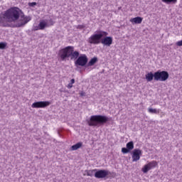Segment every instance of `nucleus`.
Segmentation results:
<instances>
[{
	"label": "nucleus",
	"instance_id": "1",
	"mask_svg": "<svg viewBox=\"0 0 182 182\" xmlns=\"http://www.w3.org/2000/svg\"><path fill=\"white\" fill-rule=\"evenodd\" d=\"M31 17L26 16L19 7L14 6L7 9L0 17V26L1 28H23Z\"/></svg>",
	"mask_w": 182,
	"mask_h": 182
},
{
	"label": "nucleus",
	"instance_id": "2",
	"mask_svg": "<svg viewBox=\"0 0 182 182\" xmlns=\"http://www.w3.org/2000/svg\"><path fill=\"white\" fill-rule=\"evenodd\" d=\"M58 55L61 60H69V58H70V60H75V65L77 68H79V66L87 68V62H89L87 55H86V54L80 55L79 51H75V47L72 46H68L60 50Z\"/></svg>",
	"mask_w": 182,
	"mask_h": 182
},
{
	"label": "nucleus",
	"instance_id": "3",
	"mask_svg": "<svg viewBox=\"0 0 182 182\" xmlns=\"http://www.w3.org/2000/svg\"><path fill=\"white\" fill-rule=\"evenodd\" d=\"M108 32L96 31L95 33L88 38L89 43L99 45L102 43L105 46H110L113 43V37L107 36Z\"/></svg>",
	"mask_w": 182,
	"mask_h": 182
},
{
	"label": "nucleus",
	"instance_id": "4",
	"mask_svg": "<svg viewBox=\"0 0 182 182\" xmlns=\"http://www.w3.org/2000/svg\"><path fill=\"white\" fill-rule=\"evenodd\" d=\"M112 119L106 115H92L86 120L88 126L90 127H100L105 124H109V122H112Z\"/></svg>",
	"mask_w": 182,
	"mask_h": 182
},
{
	"label": "nucleus",
	"instance_id": "5",
	"mask_svg": "<svg viewBox=\"0 0 182 182\" xmlns=\"http://www.w3.org/2000/svg\"><path fill=\"white\" fill-rule=\"evenodd\" d=\"M114 176H116V173L110 172L107 169H97L95 174V178H110V177H114Z\"/></svg>",
	"mask_w": 182,
	"mask_h": 182
},
{
	"label": "nucleus",
	"instance_id": "6",
	"mask_svg": "<svg viewBox=\"0 0 182 182\" xmlns=\"http://www.w3.org/2000/svg\"><path fill=\"white\" fill-rule=\"evenodd\" d=\"M170 77L168 72L159 70L155 72V82H166Z\"/></svg>",
	"mask_w": 182,
	"mask_h": 182
},
{
	"label": "nucleus",
	"instance_id": "7",
	"mask_svg": "<svg viewBox=\"0 0 182 182\" xmlns=\"http://www.w3.org/2000/svg\"><path fill=\"white\" fill-rule=\"evenodd\" d=\"M50 101H38L33 102L31 107L33 109H44L45 107H48V106H50Z\"/></svg>",
	"mask_w": 182,
	"mask_h": 182
},
{
	"label": "nucleus",
	"instance_id": "8",
	"mask_svg": "<svg viewBox=\"0 0 182 182\" xmlns=\"http://www.w3.org/2000/svg\"><path fill=\"white\" fill-rule=\"evenodd\" d=\"M157 164V161H152L147 164H145L141 168V171L144 173V174H147V173H149L151 168H155Z\"/></svg>",
	"mask_w": 182,
	"mask_h": 182
},
{
	"label": "nucleus",
	"instance_id": "9",
	"mask_svg": "<svg viewBox=\"0 0 182 182\" xmlns=\"http://www.w3.org/2000/svg\"><path fill=\"white\" fill-rule=\"evenodd\" d=\"M133 149H134V143L133 141H130L127 144L126 147L122 148V153H123V154H127V153H130Z\"/></svg>",
	"mask_w": 182,
	"mask_h": 182
},
{
	"label": "nucleus",
	"instance_id": "10",
	"mask_svg": "<svg viewBox=\"0 0 182 182\" xmlns=\"http://www.w3.org/2000/svg\"><path fill=\"white\" fill-rule=\"evenodd\" d=\"M142 151L139 149H135L132 151V161H139L141 157Z\"/></svg>",
	"mask_w": 182,
	"mask_h": 182
},
{
	"label": "nucleus",
	"instance_id": "11",
	"mask_svg": "<svg viewBox=\"0 0 182 182\" xmlns=\"http://www.w3.org/2000/svg\"><path fill=\"white\" fill-rule=\"evenodd\" d=\"M145 79H146L147 82H151L153 80H156V72L153 73V72H149L145 75Z\"/></svg>",
	"mask_w": 182,
	"mask_h": 182
},
{
	"label": "nucleus",
	"instance_id": "12",
	"mask_svg": "<svg viewBox=\"0 0 182 182\" xmlns=\"http://www.w3.org/2000/svg\"><path fill=\"white\" fill-rule=\"evenodd\" d=\"M130 22H132V23H133V24L138 25V24L141 23V22H143V18H141L140 16H136V17L131 18Z\"/></svg>",
	"mask_w": 182,
	"mask_h": 182
},
{
	"label": "nucleus",
	"instance_id": "13",
	"mask_svg": "<svg viewBox=\"0 0 182 182\" xmlns=\"http://www.w3.org/2000/svg\"><path fill=\"white\" fill-rule=\"evenodd\" d=\"M82 146H83V143L82 142H77V144L73 145L70 150V151H75V150H79V149H80V147H82Z\"/></svg>",
	"mask_w": 182,
	"mask_h": 182
},
{
	"label": "nucleus",
	"instance_id": "14",
	"mask_svg": "<svg viewBox=\"0 0 182 182\" xmlns=\"http://www.w3.org/2000/svg\"><path fill=\"white\" fill-rule=\"evenodd\" d=\"M38 28H39L40 31H43V29H45V28H48L46 21H45V20L41 21L38 24Z\"/></svg>",
	"mask_w": 182,
	"mask_h": 182
},
{
	"label": "nucleus",
	"instance_id": "15",
	"mask_svg": "<svg viewBox=\"0 0 182 182\" xmlns=\"http://www.w3.org/2000/svg\"><path fill=\"white\" fill-rule=\"evenodd\" d=\"M99 59H97V57H94L90 59V60L87 63V68H89V66H93L95 63H97V61Z\"/></svg>",
	"mask_w": 182,
	"mask_h": 182
},
{
	"label": "nucleus",
	"instance_id": "16",
	"mask_svg": "<svg viewBox=\"0 0 182 182\" xmlns=\"http://www.w3.org/2000/svg\"><path fill=\"white\" fill-rule=\"evenodd\" d=\"M44 21H46L47 26L48 28L49 26H53V25H55V21H53V19H52V18H50V16H48V18L45 19Z\"/></svg>",
	"mask_w": 182,
	"mask_h": 182
},
{
	"label": "nucleus",
	"instance_id": "17",
	"mask_svg": "<svg viewBox=\"0 0 182 182\" xmlns=\"http://www.w3.org/2000/svg\"><path fill=\"white\" fill-rule=\"evenodd\" d=\"M97 169H92V170H85V173H87V176L88 177H93L95 176V174H96Z\"/></svg>",
	"mask_w": 182,
	"mask_h": 182
},
{
	"label": "nucleus",
	"instance_id": "18",
	"mask_svg": "<svg viewBox=\"0 0 182 182\" xmlns=\"http://www.w3.org/2000/svg\"><path fill=\"white\" fill-rule=\"evenodd\" d=\"M164 4H166V5H173L177 4V0H161Z\"/></svg>",
	"mask_w": 182,
	"mask_h": 182
},
{
	"label": "nucleus",
	"instance_id": "19",
	"mask_svg": "<svg viewBox=\"0 0 182 182\" xmlns=\"http://www.w3.org/2000/svg\"><path fill=\"white\" fill-rule=\"evenodd\" d=\"M148 112L149 113H152L154 114H159V113H160V109L149 108Z\"/></svg>",
	"mask_w": 182,
	"mask_h": 182
},
{
	"label": "nucleus",
	"instance_id": "20",
	"mask_svg": "<svg viewBox=\"0 0 182 182\" xmlns=\"http://www.w3.org/2000/svg\"><path fill=\"white\" fill-rule=\"evenodd\" d=\"M6 48H8V43H6V42H1L0 43V49L1 50L6 49Z\"/></svg>",
	"mask_w": 182,
	"mask_h": 182
},
{
	"label": "nucleus",
	"instance_id": "21",
	"mask_svg": "<svg viewBox=\"0 0 182 182\" xmlns=\"http://www.w3.org/2000/svg\"><path fill=\"white\" fill-rule=\"evenodd\" d=\"M38 5V3L33 1V2H29L28 3V6L30 7V8H35V6H36Z\"/></svg>",
	"mask_w": 182,
	"mask_h": 182
},
{
	"label": "nucleus",
	"instance_id": "22",
	"mask_svg": "<svg viewBox=\"0 0 182 182\" xmlns=\"http://www.w3.org/2000/svg\"><path fill=\"white\" fill-rule=\"evenodd\" d=\"M79 95L80 97H85V96H86V92H85V91H80Z\"/></svg>",
	"mask_w": 182,
	"mask_h": 182
},
{
	"label": "nucleus",
	"instance_id": "23",
	"mask_svg": "<svg viewBox=\"0 0 182 182\" xmlns=\"http://www.w3.org/2000/svg\"><path fill=\"white\" fill-rule=\"evenodd\" d=\"M85 28H86V26L85 25H78L77 26V29H85Z\"/></svg>",
	"mask_w": 182,
	"mask_h": 182
},
{
	"label": "nucleus",
	"instance_id": "24",
	"mask_svg": "<svg viewBox=\"0 0 182 182\" xmlns=\"http://www.w3.org/2000/svg\"><path fill=\"white\" fill-rule=\"evenodd\" d=\"M68 89H72L73 87V84L71 82H69L68 85H67Z\"/></svg>",
	"mask_w": 182,
	"mask_h": 182
},
{
	"label": "nucleus",
	"instance_id": "25",
	"mask_svg": "<svg viewBox=\"0 0 182 182\" xmlns=\"http://www.w3.org/2000/svg\"><path fill=\"white\" fill-rule=\"evenodd\" d=\"M176 45L177 46H182V40L181 41H177Z\"/></svg>",
	"mask_w": 182,
	"mask_h": 182
},
{
	"label": "nucleus",
	"instance_id": "26",
	"mask_svg": "<svg viewBox=\"0 0 182 182\" xmlns=\"http://www.w3.org/2000/svg\"><path fill=\"white\" fill-rule=\"evenodd\" d=\"M39 30H41V28H39V26H35V27L33 28V31H39Z\"/></svg>",
	"mask_w": 182,
	"mask_h": 182
},
{
	"label": "nucleus",
	"instance_id": "27",
	"mask_svg": "<svg viewBox=\"0 0 182 182\" xmlns=\"http://www.w3.org/2000/svg\"><path fill=\"white\" fill-rule=\"evenodd\" d=\"M70 83H72L73 85L75 83V78L71 79Z\"/></svg>",
	"mask_w": 182,
	"mask_h": 182
}]
</instances>
